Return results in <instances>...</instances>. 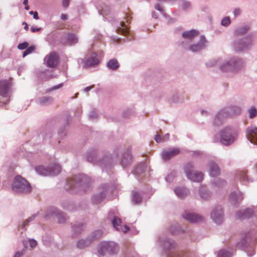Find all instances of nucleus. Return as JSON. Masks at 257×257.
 I'll list each match as a JSON object with an SVG mask.
<instances>
[{
	"mask_svg": "<svg viewBox=\"0 0 257 257\" xmlns=\"http://www.w3.org/2000/svg\"><path fill=\"white\" fill-rule=\"evenodd\" d=\"M236 177L237 179L240 180V181H245L246 179L247 180H248L247 177L246 176V172L245 171H238L236 175Z\"/></svg>",
	"mask_w": 257,
	"mask_h": 257,
	"instance_id": "b1692460",
	"label": "nucleus"
},
{
	"mask_svg": "<svg viewBox=\"0 0 257 257\" xmlns=\"http://www.w3.org/2000/svg\"><path fill=\"white\" fill-rule=\"evenodd\" d=\"M99 62V59L97 58L96 54H93L89 58L85 61L84 67H89L95 66Z\"/></svg>",
	"mask_w": 257,
	"mask_h": 257,
	"instance_id": "ddd939ff",
	"label": "nucleus"
},
{
	"mask_svg": "<svg viewBox=\"0 0 257 257\" xmlns=\"http://www.w3.org/2000/svg\"><path fill=\"white\" fill-rule=\"evenodd\" d=\"M32 220V218H30L29 219H27V220H26L24 222L23 224V227H25L26 225L28 224V222H30Z\"/></svg>",
	"mask_w": 257,
	"mask_h": 257,
	"instance_id": "37998d69",
	"label": "nucleus"
},
{
	"mask_svg": "<svg viewBox=\"0 0 257 257\" xmlns=\"http://www.w3.org/2000/svg\"><path fill=\"white\" fill-rule=\"evenodd\" d=\"M170 178V176H168L166 179L168 180Z\"/></svg>",
	"mask_w": 257,
	"mask_h": 257,
	"instance_id": "0e129e2a",
	"label": "nucleus"
},
{
	"mask_svg": "<svg viewBox=\"0 0 257 257\" xmlns=\"http://www.w3.org/2000/svg\"><path fill=\"white\" fill-rule=\"evenodd\" d=\"M230 197L231 199H232V200H235V201H236H236H237V200H241L243 199L242 195H241V194H239L238 195L237 198H236V199L235 198V194H231Z\"/></svg>",
	"mask_w": 257,
	"mask_h": 257,
	"instance_id": "473e14b6",
	"label": "nucleus"
},
{
	"mask_svg": "<svg viewBox=\"0 0 257 257\" xmlns=\"http://www.w3.org/2000/svg\"><path fill=\"white\" fill-rule=\"evenodd\" d=\"M51 100V99L49 98L43 97L41 99L40 103L41 104H44L46 103L47 102L50 101Z\"/></svg>",
	"mask_w": 257,
	"mask_h": 257,
	"instance_id": "c9c22d12",
	"label": "nucleus"
},
{
	"mask_svg": "<svg viewBox=\"0 0 257 257\" xmlns=\"http://www.w3.org/2000/svg\"><path fill=\"white\" fill-rule=\"evenodd\" d=\"M232 254L225 250H221L218 253L217 257H231Z\"/></svg>",
	"mask_w": 257,
	"mask_h": 257,
	"instance_id": "a878e982",
	"label": "nucleus"
},
{
	"mask_svg": "<svg viewBox=\"0 0 257 257\" xmlns=\"http://www.w3.org/2000/svg\"><path fill=\"white\" fill-rule=\"evenodd\" d=\"M183 217L185 219L191 222H197L202 220L201 216L187 211L183 214Z\"/></svg>",
	"mask_w": 257,
	"mask_h": 257,
	"instance_id": "9d476101",
	"label": "nucleus"
},
{
	"mask_svg": "<svg viewBox=\"0 0 257 257\" xmlns=\"http://www.w3.org/2000/svg\"><path fill=\"white\" fill-rule=\"evenodd\" d=\"M180 153L178 148H174L167 151H164L162 153V158L165 160H168L178 155Z\"/></svg>",
	"mask_w": 257,
	"mask_h": 257,
	"instance_id": "6e6552de",
	"label": "nucleus"
},
{
	"mask_svg": "<svg viewBox=\"0 0 257 257\" xmlns=\"http://www.w3.org/2000/svg\"><path fill=\"white\" fill-rule=\"evenodd\" d=\"M248 112L250 118H253L257 115V110L254 107L250 108Z\"/></svg>",
	"mask_w": 257,
	"mask_h": 257,
	"instance_id": "c85d7f7f",
	"label": "nucleus"
},
{
	"mask_svg": "<svg viewBox=\"0 0 257 257\" xmlns=\"http://www.w3.org/2000/svg\"><path fill=\"white\" fill-rule=\"evenodd\" d=\"M60 222H62L63 221H62L60 219H59V221Z\"/></svg>",
	"mask_w": 257,
	"mask_h": 257,
	"instance_id": "69168bd1",
	"label": "nucleus"
},
{
	"mask_svg": "<svg viewBox=\"0 0 257 257\" xmlns=\"http://www.w3.org/2000/svg\"><path fill=\"white\" fill-rule=\"evenodd\" d=\"M90 243V242L88 240H80L77 243V246L78 248H83L89 245Z\"/></svg>",
	"mask_w": 257,
	"mask_h": 257,
	"instance_id": "393cba45",
	"label": "nucleus"
},
{
	"mask_svg": "<svg viewBox=\"0 0 257 257\" xmlns=\"http://www.w3.org/2000/svg\"><path fill=\"white\" fill-rule=\"evenodd\" d=\"M230 23V19L229 17H225L221 21V24L224 26H227Z\"/></svg>",
	"mask_w": 257,
	"mask_h": 257,
	"instance_id": "7c9ffc66",
	"label": "nucleus"
},
{
	"mask_svg": "<svg viewBox=\"0 0 257 257\" xmlns=\"http://www.w3.org/2000/svg\"><path fill=\"white\" fill-rule=\"evenodd\" d=\"M61 18L63 20H66L67 19V16L66 14H62L61 15Z\"/></svg>",
	"mask_w": 257,
	"mask_h": 257,
	"instance_id": "09e8293b",
	"label": "nucleus"
},
{
	"mask_svg": "<svg viewBox=\"0 0 257 257\" xmlns=\"http://www.w3.org/2000/svg\"><path fill=\"white\" fill-rule=\"evenodd\" d=\"M35 50V47L34 46H31L29 47H27L26 50L23 53V56L24 57L32 53Z\"/></svg>",
	"mask_w": 257,
	"mask_h": 257,
	"instance_id": "bb28decb",
	"label": "nucleus"
},
{
	"mask_svg": "<svg viewBox=\"0 0 257 257\" xmlns=\"http://www.w3.org/2000/svg\"><path fill=\"white\" fill-rule=\"evenodd\" d=\"M238 63L239 62L234 61L226 62L221 66V69L224 71L234 70L236 69V66Z\"/></svg>",
	"mask_w": 257,
	"mask_h": 257,
	"instance_id": "2eb2a0df",
	"label": "nucleus"
},
{
	"mask_svg": "<svg viewBox=\"0 0 257 257\" xmlns=\"http://www.w3.org/2000/svg\"><path fill=\"white\" fill-rule=\"evenodd\" d=\"M243 31H242V30H241V29L238 30L237 31V33L238 34H241V33H244V32H246V31L248 30V28H247V27H244V28H243Z\"/></svg>",
	"mask_w": 257,
	"mask_h": 257,
	"instance_id": "ea45409f",
	"label": "nucleus"
},
{
	"mask_svg": "<svg viewBox=\"0 0 257 257\" xmlns=\"http://www.w3.org/2000/svg\"><path fill=\"white\" fill-rule=\"evenodd\" d=\"M235 138V136L230 129H225L221 132L220 142L224 145H229L232 143Z\"/></svg>",
	"mask_w": 257,
	"mask_h": 257,
	"instance_id": "20e7f679",
	"label": "nucleus"
},
{
	"mask_svg": "<svg viewBox=\"0 0 257 257\" xmlns=\"http://www.w3.org/2000/svg\"><path fill=\"white\" fill-rule=\"evenodd\" d=\"M97 233L98 234L95 236V238L99 237L101 236L102 234V232L101 231H98Z\"/></svg>",
	"mask_w": 257,
	"mask_h": 257,
	"instance_id": "3c124183",
	"label": "nucleus"
},
{
	"mask_svg": "<svg viewBox=\"0 0 257 257\" xmlns=\"http://www.w3.org/2000/svg\"><path fill=\"white\" fill-rule=\"evenodd\" d=\"M159 1H160V2H167L168 1V0H158Z\"/></svg>",
	"mask_w": 257,
	"mask_h": 257,
	"instance_id": "e2e57ef3",
	"label": "nucleus"
},
{
	"mask_svg": "<svg viewBox=\"0 0 257 257\" xmlns=\"http://www.w3.org/2000/svg\"><path fill=\"white\" fill-rule=\"evenodd\" d=\"M199 35L198 32L192 30L189 31H186L184 32L182 34V36L184 38L188 39H192L195 37L198 36Z\"/></svg>",
	"mask_w": 257,
	"mask_h": 257,
	"instance_id": "f3484780",
	"label": "nucleus"
},
{
	"mask_svg": "<svg viewBox=\"0 0 257 257\" xmlns=\"http://www.w3.org/2000/svg\"><path fill=\"white\" fill-rule=\"evenodd\" d=\"M23 253L22 252H17L15 254L14 257H21V256L23 255Z\"/></svg>",
	"mask_w": 257,
	"mask_h": 257,
	"instance_id": "49530a36",
	"label": "nucleus"
},
{
	"mask_svg": "<svg viewBox=\"0 0 257 257\" xmlns=\"http://www.w3.org/2000/svg\"><path fill=\"white\" fill-rule=\"evenodd\" d=\"M155 141L157 142V143H160L162 141H163V139L159 135H157L155 138Z\"/></svg>",
	"mask_w": 257,
	"mask_h": 257,
	"instance_id": "4c0bfd02",
	"label": "nucleus"
},
{
	"mask_svg": "<svg viewBox=\"0 0 257 257\" xmlns=\"http://www.w3.org/2000/svg\"><path fill=\"white\" fill-rule=\"evenodd\" d=\"M37 171L43 175H56L61 172V167L58 165H54L53 166L46 169L41 166L36 169Z\"/></svg>",
	"mask_w": 257,
	"mask_h": 257,
	"instance_id": "7ed1b4c3",
	"label": "nucleus"
},
{
	"mask_svg": "<svg viewBox=\"0 0 257 257\" xmlns=\"http://www.w3.org/2000/svg\"><path fill=\"white\" fill-rule=\"evenodd\" d=\"M247 138L252 144H257V127L251 126L247 129Z\"/></svg>",
	"mask_w": 257,
	"mask_h": 257,
	"instance_id": "1a4fd4ad",
	"label": "nucleus"
},
{
	"mask_svg": "<svg viewBox=\"0 0 257 257\" xmlns=\"http://www.w3.org/2000/svg\"><path fill=\"white\" fill-rule=\"evenodd\" d=\"M12 190L16 193H27L31 191V187L26 180L17 176L13 182Z\"/></svg>",
	"mask_w": 257,
	"mask_h": 257,
	"instance_id": "f257e3e1",
	"label": "nucleus"
},
{
	"mask_svg": "<svg viewBox=\"0 0 257 257\" xmlns=\"http://www.w3.org/2000/svg\"><path fill=\"white\" fill-rule=\"evenodd\" d=\"M29 241L31 248L35 247L37 245V241L34 239H30Z\"/></svg>",
	"mask_w": 257,
	"mask_h": 257,
	"instance_id": "72a5a7b5",
	"label": "nucleus"
},
{
	"mask_svg": "<svg viewBox=\"0 0 257 257\" xmlns=\"http://www.w3.org/2000/svg\"><path fill=\"white\" fill-rule=\"evenodd\" d=\"M94 86L93 85H91L90 86H88V87H86L85 89H84V91L85 92H88V91H89L91 89H92V88H93Z\"/></svg>",
	"mask_w": 257,
	"mask_h": 257,
	"instance_id": "de8ad7c7",
	"label": "nucleus"
},
{
	"mask_svg": "<svg viewBox=\"0 0 257 257\" xmlns=\"http://www.w3.org/2000/svg\"><path fill=\"white\" fill-rule=\"evenodd\" d=\"M222 209L220 206L215 207L211 213V217L217 224H220L223 220Z\"/></svg>",
	"mask_w": 257,
	"mask_h": 257,
	"instance_id": "0eeeda50",
	"label": "nucleus"
},
{
	"mask_svg": "<svg viewBox=\"0 0 257 257\" xmlns=\"http://www.w3.org/2000/svg\"><path fill=\"white\" fill-rule=\"evenodd\" d=\"M169 135L168 134H167L164 137H162L163 141L168 140L169 139Z\"/></svg>",
	"mask_w": 257,
	"mask_h": 257,
	"instance_id": "a18cd8bd",
	"label": "nucleus"
},
{
	"mask_svg": "<svg viewBox=\"0 0 257 257\" xmlns=\"http://www.w3.org/2000/svg\"><path fill=\"white\" fill-rule=\"evenodd\" d=\"M240 12L239 9H235L234 11V14L235 16H237L240 14Z\"/></svg>",
	"mask_w": 257,
	"mask_h": 257,
	"instance_id": "8fccbe9b",
	"label": "nucleus"
},
{
	"mask_svg": "<svg viewBox=\"0 0 257 257\" xmlns=\"http://www.w3.org/2000/svg\"><path fill=\"white\" fill-rule=\"evenodd\" d=\"M62 86V84H59V85H57L56 86H55L54 87V89H58V88L61 87Z\"/></svg>",
	"mask_w": 257,
	"mask_h": 257,
	"instance_id": "5fc2aeb1",
	"label": "nucleus"
},
{
	"mask_svg": "<svg viewBox=\"0 0 257 257\" xmlns=\"http://www.w3.org/2000/svg\"><path fill=\"white\" fill-rule=\"evenodd\" d=\"M25 9L26 10H29V7L28 5L25 6Z\"/></svg>",
	"mask_w": 257,
	"mask_h": 257,
	"instance_id": "052dcab7",
	"label": "nucleus"
},
{
	"mask_svg": "<svg viewBox=\"0 0 257 257\" xmlns=\"http://www.w3.org/2000/svg\"><path fill=\"white\" fill-rule=\"evenodd\" d=\"M107 67L112 70H116L118 67V63L116 59H111L110 60L107 64Z\"/></svg>",
	"mask_w": 257,
	"mask_h": 257,
	"instance_id": "4be33fe9",
	"label": "nucleus"
},
{
	"mask_svg": "<svg viewBox=\"0 0 257 257\" xmlns=\"http://www.w3.org/2000/svg\"><path fill=\"white\" fill-rule=\"evenodd\" d=\"M41 29L40 28H35L34 27H32L31 28V30L33 33L39 32L41 30Z\"/></svg>",
	"mask_w": 257,
	"mask_h": 257,
	"instance_id": "a19ab883",
	"label": "nucleus"
},
{
	"mask_svg": "<svg viewBox=\"0 0 257 257\" xmlns=\"http://www.w3.org/2000/svg\"><path fill=\"white\" fill-rule=\"evenodd\" d=\"M117 250V247L114 243L104 242L101 243L99 253L104 255L106 252L114 253Z\"/></svg>",
	"mask_w": 257,
	"mask_h": 257,
	"instance_id": "39448f33",
	"label": "nucleus"
},
{
	"mask_svg": "<svg viewBox=\"0 0 257 257\" xmlns=\"http://www.w3.org/2000/svg\"><path fill=\"white\" fill-rule=\"evenodd\" d=\"M78 42V39L76 36L73 34H69L67 37L66 43L68 45H73L77 43Z\"/></svg>",
	"mask_w": 257,
	"mask_h": 257,
	"instance_id": "aec40b11",
	"label": "nucleus"
},
{
	"mask_svg": "<svg viewBox=\"0 0 257 257\" xmlns=\"http://www.w3.org/2000/svg\"><path fill=\"white\" fill-rule=\"evenodd\" d=\"M206 40L204 37L202 36L200 38L199 43L191 45L189 49L192 52H197L200 51L205 46Z\"/></svg>",
	"mask_w": 257,
	"mask_h": 257,
	"instance_id": "f8f14e48",
	"label": "nucleus"
},
{
	"mask_svg": "<svg viewBox=\"0 0 257 257\" xmlns=\"http://www.w3.org/2000/svg\"><path fill=\"white\" fill-rule=\"evenodd\" d=\"M58 60V56L56 52H53L45 57L44 61L46 62L48 67L54 68L57 66Z\"/></svg>",
	"mask_w": 257,
	"mask_h": 257,
	"instance_id": "423d86ee",
	"label": "nucleus"
},
{
	"mask_svg": "<svg viewBox=\"0 0 257 257\" xmlns=\"http://www.w3.org/2000/svg\"><path fill=\"white\" fill-rule=\"evenodd\" d=\"M200 196L204 199H207L209 196V194L207 192L203 193L202 192V191H200Z\"/></svg>",
	"mask_w": 257,
	"mask_h": 257,
	"instance_id": "f704fd0d",
	"label": "nucleus"
},
{
	"mask_svg": "<svg viewBox=\"0 0 257 257\" xmlns=\"http://www.w3.org/2000/svg\"><path fill=\"white\" fill-rule=\"evenodd\" d=\"M70 0H62L63 6L65 8H67L69 6Z\"/></svg>",
	"mask_w": 257,
	"mask_h": 257,
	"instance_id": "58836bf2",
	"label": "nucleus"
},
{
	"mask_svg": "<svg viewBox=\"0 0 257 257\" xmlns=\"http://www.w3.org/2000/svg\"><path fill=\"white\" fill-rule=\"evenodd\" d=\"M125 19L126 23H128L131 20V17L130 14H126Z\"/></svg>",
	"mask_w": 257,
	"mask_h": 257,
	"instance_id": "c03bdc74",
	"label": "nucleus"
},
{
	"mask_svg": "<svg viewBox=\"0 0 257 257\" xmlns=\"http://www.w3.org/2000/svg\"><path fill=\"white\" fill-rule=\"evenodd\" d=\"M193 166L192 163L187 164L184 170L187 178L194 182H200L202 180L203 175L202 172L193 171Z\"/></svg>",
	"mask_w": 257,
	"mask_h": 257,
	"instance_id": "f03ea898",
	"label": "nucleus"
},
{
	"mask_svg": "<svg viewBox=\"0 0 257 257\" xmlns=\"http://www.w3.org/2000/svg\"><path fill=\"white\" fill-rule=\"evenodd\" d=\"M218 119H219V116H216V118L215 119V121H214V123H216V124H218V123H217V120H218Z\"/></svg>",
	"mask_w": 257,
	"mask_h": 257,
	"instance_id": "4d7b16f0",
	"label": "nucleus"
},
{
	"mask_svg": "<svg viewBox=\"0 0 257 257\" xmlns=\"http://www.w3.org/2000/svg\"><path fill=\"white\" fill-rule=\"evenodd\" d=\"M113 227L117 230H122L121 223V219L117 217H114L112 221Z\"/></svg>",
	"mask_w": 257,
	"mask_h": 257,
	"instance_id": "412c9836",
	"label": "nucleus"
},
{
	"mask_svg": "<svg viewBox=\"0 0 257 257\" xmlns=\"http://www.w3.org/2000/svg\"><path fill=\"white\" fill-rule=\"evenodd\" d=\"M142 200L141 196L138 193H135L133 194V201L136 203H140Z\"/></svg>",
	"mask_w": 257,
	"mask_h": 257,
	"instance_id": "cd10ccee",
	"label": "nucleus"
},
{
	"mask_svg": "<svg viewBox=\"0 0 257 257\" xmlns=\"http://www.w3.org/2000/svg\"><path fill=\"white\" fill-rule=\"evenodd\" d=\"M127 159L128 160V163H130L132 160L131 156H128Z\"/></svg>",
	"mask_w": 257,
	"mask_h": 257,
	"instance_id": "13d9d810",
	"label": "nucleus"
},
{
	"mask_svg": "<svg viewBox=\"0 0 257 257\" xmlns=\"http://www.w3.org/2000/svg\"><path fill=\"white\" fill-rule=\"evenodd\" d=\"M11 85L9 80H3L0 81V95H6Z\"/></svg>",
	"mask_w": 257,
	"mask_h": 257,
	"instance_id": "9b49d317",
	"label": "nucleus"
},
{
	"mask_svg": "<svg viewBox=\"0 0 257 257\" xmlns=\"http://www.w3.org/2000/svg\"><path fill=\"white\" fill-rule=\"evenodd\" d=\"M117 30L118 33L123 35H126L129 33V28L124 22L120 23V27Z\"/></svg>",
	"mask_w": 257,
	"mask_h": 257,
	"instance_id": "6ab92c4d",
	"label": "nucleus"
},
{
	"mask_svg": "<svg viewBox=\"0 0 257 257\" xmlns=\"http://www.w3.org/2000/svg\"><path fill=\"white\" fill-rule=\"evenodd\" d=\"M121 164L123 166H125L127 165V163L125 162V161L124 159H123L121 161Z\"/></svg>",
	"mask_w": 257,
	"mask_h": 257,
	"instance_id": "864d4df0",
	"label": "nucleus"
},
{
	"mask_svg": "<svg viewBox=\"0 0 257 257\" xmlns=\"http://www.w3.org/2000/svg\"><path fill=\"white\" fill-rule=\"evenodd\" d=\"M93 112H92V114H91L90 115V117H94V115L93 116V114H93Z\"/></svg>",
	"mask_w": 257,
	"mask_h": 257,
	"instance_id": "680f3d73",
	"label": "nucleus"
},
{
	"mask_svg": "<svg viewBox=\"0 0 257 257\" xmlns=\"http://www.w3.org/2000/svg\"><path fill=\"white\" fill-rule=\"evenodd\" d=\"M155 9L157 10H158L160 12H162L163 11V9L160 6V5L159 4H156L155 5Z\"/></svg>",
	"mask_w": 257,
	"mask_h": 257,
	"instance_id": "79ce46f5",
	"label": "nucleus"
},
{
	"mask_svg": "<svg viewBox=\"0 0 257 257\" xmlns=\"http://www.w3.org/2000/svg\"><path fill=\"white\" fill-rule=\"evenodd\" d=\"M253 214V211L251 209H246L243 211L237 212L236 217L239 219H243L250 217Z\"/></svg>",
	"mask_w": 257,
	"mask_h": 257,
	"instance_id": "4468645a",
	"label": "nucleus"
},
{
	"mask_svg": "<svg viewBox=\"0 0 257 257\" xmlns=\"http://www.w3.org/2000/svg\"><path fill=\"white\" fill-rule=\"evenodd\" d=\"M210 175L212 177L218 176L220 174V170L218 166L213 163H211L209 165Z\"/></svg>",
	"mask_w": 257,
	"mask_h": 257,
	"instance_id": "dca6fc26",
	"label": "nucleus"
},
{
	"mask_svg": "<svg viewBox=\"0 0 257 257\" xmlns=\"http://www.w3.org/2000/svg\"><path fill=\"white\" fill-rule=\"evenodd\" d=\"M240 111L241 109L239 107H235L233 109H231V111L230 112V114L231 115H234L240 113Z\"/></svg>",
	"mask_w": 257,
	"mask_h": 257,
	"instance_id": "c756f323",
	"label": "nucleus"
},
{
	"mask_svg": "<svg viewBox=\"0 0 257 257\" xmlns=\"http://www.w3.org/2000/svg\"><path fill=\"white\" fill-rule=\"evenodd\" d=\"M124 230H122V231L124 232H126L127 231H128L129 230V228L126 226V225H125L124 226Z\"/></svg>",
	"mask_w": 257,
	"mask_h": 257,
	"instance_id": "603ef678",
	"label": "nucleus"
},
{
	"mask_svg": "<svg viewBox=\"0 0 257 257\" xmlns=\"http://www.w3.org/2000/svg\"><path fill=\"white\" fill-rule=\"evenodd\" d=\"M29 46V44L27 42H25L19 44L18 48L20 50H24L27 49Z\"/></svg>",
	"mask_w": 257,
	"mask_h": 257,
	"instance_id": "2f4dec72",
	"label": "nucleus"
},
{
	"mask_svg": "<svg viewBox=\"0 0 257 257\" xmlns=\"http://www.w3.org/2000/svg\"><path fill=\"white\" fill-rule=\"evenodd\" d=\"M84 176H82L81 177V178H80L79 177H75V178L70 179L68 182V185L70 186V188L72 189L73 188V186L76 184L77 183V180H79V182H81L82 181V179L83 178Z\"/></svg>",
	"mask_w": 257,
	"mask_h": 257,
	"instance_id": "5701e85b",
	"label": "nucleus"
},
{
	"mask_svg": "<svg viewBox=\"0 0 257 257\" xmlns=\"http://www.w3.org/2000/svg\"><path fill=\"white\" fill-rule=\"evenodd\" d=\"M30 14L31 15H33V17L35 19L38 20L39 19L38 13L37 12L31 11L30 12Z\"/></svg>",
	"mask_w": 257,
	"mask_h": 257,
	"instance_id": "e433bc0d",
	"label": "nucleus"
},
{
	"mask_svg": "<svg viewBox=\"0 0 257 257\" xmlns=\"http://www.w3.org/2000/svg\"><path fill=\"white\" fill-rule=\"evenodd\" d=\"M176 194L180 198H183L186 196L188 193L186 188L183 187H177L175 190Z\"/></svg>",
	"mask_w": 257,
	"mask_h": 257,
	"instance_id": "a211bd4d",
	"label": "nucleus"
},
{
	"mask_svg": "<svg viewBox=\"0 0 257 257\" xmlns=\"http://www.w3.org/2000/svg\"><path fill=\"white\" fill-rule=\"evenodd\" d=\"M25 24H26V26H25L24 29L25 30H28V26L27 25L26 23H25Z\"/></svg>",
	"mask_w": 257,
	"mask_h": 257,
	"instance_id": "bf43d9fd",
	"label": "nucleus"
},
{
	"mask_svg": "<svg viewBox=\"0 0 257 257\" xmlns=\"http://www.w3.org/2000/svg\"><path fill=\"white\" fill-rule=\"evenodd\" d=\"M23 4H24V5H25V6L28 5V0H24V2H23Z\"/></svg>",
	"mask_w": 257,
	"mask_h": 257,
	"instance_id": "6e6d98bb",
	"label": "nucleus"
}]
</instances>
